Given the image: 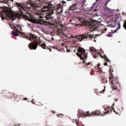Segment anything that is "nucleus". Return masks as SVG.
<instances>
[{
	"label": "nucleus",
	"instance_id": "44",
	"mask_svg": "<svg viewBox=\"0 0 126 126\" xmlns=\"http://www.w3.org/2000/svg\"><path fill=\"white\" fill-rule=\"evenodd\" d=\"M74 53H75V50H74Z\"/></svg>",
	"mask_w": 126,
	"mask_h": 126
},
{
	"label": "nucleus",
	"instance_id": "2",
	"mask_svg": "<svg viewBox=\"0 0 126 126\" xmlns=\"http://www.w3.org/2000/svg\"><path fill=\"white\" fill-rule=\"evenodd\" d=\"M57 9L60 10L61 12L63 11V7H62V4H59L57 8H55L54 4H52L51 2H47L46 5L43 7L41 8V14H42V16H40V18H43L42 21L43 23L46 22L45 20H51L53 19V17L51 16L54 13V11Z\"/></svg>",
	"mask_w": 126,
	"mask_h": 126
},
{
	"label": "nucleus",
	"instance_id": "39",
	"mask_svg": "<svg viewBox=\"0 0 126 126\" xmlns=\"http://www.w3.org/2000/svg\"><path fill=\"white\" fill-rule=\"evenodd\" d=\"M114 100H115V101H116V102H117V101H118V99H117V98H114Z\"/></svg>",
	"mask_w": 126,
	"mask_h": 126
},
{
	"label": "nucleus",
	"instance_id": "40",
	"mask_svg": "<svg viewBox=\"0 0 126 126\" xmlns=\"http://www.w3.org/2000/svg\"><path fill=\"white\" fill-rule=\"evenodd\" d=\"M76 124L77 126H78V122H76Z\"/></svg>",
	"mask_w": 126,
	"mask_h": 126
},
{
	"label": "nucleus",
	"instance_id": "25",
	"mask_svg": "<svg viewBox=\"0 0 126 126\" xmlns=\"http://www.w3.org/2000/svg\"><path fill=\"white\" fill-rule=\"evenodd\" d=\"M106 36L107 37H112L113 36V34L112 33H110L108 34H107Z\"/></svg>",
	"mask_w": 126,
	"mask_h": 126
},
{
	"label": "nucleus",
	"instance_id": "4",
	"mask_svg": "<svg viewBox=\"0 0 126 126\" xmlns=\"http://www.w3.org/2000/svg\"><path fill=\"white\" fill-rule=\"evenodd\" d=\"M109 81H111V84L112 87V89L114 90H118V92H120V89H121V85L119 84L118 82V78L116 77L114 78L113 77L110 76L109 77Z\"/></svg>",
	"mask_w": 126,
	"mask_h": 126
},
{
	"label": "nucleus",
	"instance_id": "28",
	"mask_svg": "<svg viewBox=\"0 0 126 126\" xmlns=\"http://www.w3.org/2000/svg\"><path fill=\"white\" fill-rule=\"evenodd\" d=\"M92 10H94V6H92L91 7V11H92Z\"/></svg>",
	"mask_w": 126,
	"mask_h": 126
},
{
	"label": "nucleus",
	"instance_id": "27",
	"mask_svg": "<svg viewBox=\"0 0 126 126\" xmlns=\"http://www.w3.org/2000/svg\"><path fill=\"white\" fill-rule=\"evenodd\" d=\"M107 28L103 30V31L102 32V33H105V32H106V31H107Z\"/></svg>",
	"mask_w": 126,
	"mask_h": 126
},
{
	"label": "nucleus",
	"instance_id": "17",
	"mask_svg": "<svg viewBox=\"0 0 126 126\" xmlns=\"http://www.w3.org/2000/svg\"><path fill=\"white\" fill-rule=\"evenodd\" d=\"M113 71L114 70L112 68V66H110L109 67V72L112 77H114V75H113Z\"/></svg>",
	"mask_w": 126,
	"mask_h": 126
},
{
	"label": "nucleus",
	"instance_id": "3",
	"mask_svg": "<svg viewBox=\"0 0 126 126\" xmlns=\"http://www.w3.org/2000/svg\"><path fill=\"white\" fill-rule=\"evenodd\" d=\"M104 111L103 113L99 110H95V111L90 112L87 111L86 112L84 111H81L80 112L81 116H84V117H90L91 116H105V114H111L112 113V108L111 106H107L105 108H104Z\"/></svg>",
	"mask_w": 126,
	"mask_h": 126
},
{
	"label": "nucleus",
	"instance_id": "10",
	"mask_svg": "<svg viewBox=\"0 0 126 126\" xmlns=\"http://www.w3.org/2000/svg\"><path fill=\"white\" fill-rule=\"evenodd\" d=\"M4 12H5L6 15H7V17L11 19V20H15L16 18H17V15L14 12H9L8 10H4Z\"/></svg>",
	"mask_w": 126,
	"mask_h": 126
},
{
	"label": "nucleus",
	"instance_id": "26",
	"mask_svg": "<svg viewBox=\"0 0 126 126\" xmlns=\"http://www.w3.org/2000/svg\"><path fill=\"white\" fill-rule=\"evenodd\" d=\"M62 116H63V114L60 113V114H59L57 115V117H58V118H62Z\"/></svg>",
	"mask_w": 126,
	"mask_h": 126
},
{
	"label": "nucleus",
	"instance_id": "30",
	"mask_svg": "<svg viewBox=\"0 0 126 126\" xmlns=\"http://www.w3.org/2000/svg\"><path fill=\"white\" fill-rule=\"evenodd\" d=\"M18 28H20V29H19L20 31H22V29L21 28V27H20V26H18Z\"/></svg>",
	"mask_w": 126,
	"mask_h": 126
},
{
	"label": "nucleus",
	"instance_id": "46",
	"mask_svg": "<svg viewBox=\"0 0 126 126\" xmlns=\"http://www.w3.org/2000/svg\"><path fill=\"white\" fill-rule=\"evenodd\" d=\"M82 126H84V125H83Z\"/></svg>",
	"mask_w": 126,
	"mask_h": 126
},
{
	"label": "nucleus",
	"instance_id": "6",
	"mask_svg": "<svg viewBox=\"0 0 126 126\" xmlns=\"http://www.w3.org/2000/svg\"><path fill=\"white\" fill-rule=\"evenodd\" d=\"M89 28L90 29H93L94 31H98V32H103L102 30V27H101V24H99V23L96 22H92L91 23L89 26Z\"/></svg>",
	"mask_w": 126,
	"mask_h": 126
},
{
	"label": "nucleus",
	"instance_id": "33",
	"mask_svg": "<svg viewBox=\"0 0 126 126\" xmlns=\"http://www.w3.org/2000/svg\"><path fill=\"white\" fill-rule=\"evenodd\" d=\"M97 66V68H99V67H100V63H98Z\"/></svg>",
	"mask_w": 126,
	"mask_h": 126
},
{
	"label": "nucleus",
	"instance_id": "1",
	"mask_svg": "<svg viewBox=\"0 0 126 126\" xmlns=\"http://www.w3.org/2000/svg\"><path fill=\"white\" fill-rule=\"evenodd\" d=\"M22 38H25V39H27V40H29L30 41H33L34 42H32L31 43L29 44V48L30 50H36L37 47L38 46H40L42 49H44L46 50L47 49V45H46V43H42L41 40H40V37L38 36L35 35L34 34L29 33V35H26L25 33L23 32L19 31V30L15 28V30L12 32V35L14 36L15 37H18L19 34Z\"/></svg>",
	"mask_w": 126,
	"mask_h": 126
},
{
	"label": "nucleus",
	"instance_id": "34",
	"mask_svg": "<svg viewBox=\"0 0 126 126\" xmlns=\"http://www.w3.org/2000/svg\"><path fill=\"white\" fill-rule=\"evenodd\" d=\"M47 50H49L50 52H52V49L50 48H48Z\"/></svg>",
	"mask_w": 126,
	"mask_h": 126
},
{
	"label": "nucleus",
	"instance_id": "11",
	"mask_svg": "<svg viewBox=\"0 0 126 126\" xmlns=\"http://www.w3.org/2000/svg\"><path fill=\"white\" fill-rule=\"evenodd\" d=\"M92 38H93V36L92 34H86L85 35L77 37V39L79 42H81L84 39H92Z\"/></svg>",
	"mask_w": 126,
	"mask_h": 126
},
{
	"label": "nucleus",
	"instance_id": "16",
	"mask_svg": "<svg viewBox=\"0 0 126 126\" xmlns=\"http://www.w3.org/2000/svg\"><path fill=\"white\" fill-rule=\"evenodd\" d=\"M36 5H41V3H42V1L41 0H35V1H33Z\"/></svg>",
	"mask_w": 126,
	"mask_h": 126
},
{
	"label": "nucleus",
	"instance_id": "35",
	"mask_svg": "<svg viewBox=\"0 0 126 126\" xmlns=\"http://www.w3.org/2000/svg\"><path fill=\"white\" fill-rule=\"evenodd\" d=\"M104 65H108V63L107 62L105 63Z\"/></svg>",
	"mask_w": 126,
	"mask_h": 126
},
{
	"label": "nucleus",
	"instance_id": "12",
	"mask_svg": "<svg viewBox=\"0 0 126 126\" xmlns=\"http://www.w3.org/2000/svg\"><path fill=\"white\" fill-rule=\"evenodd\" d=\"M16 5L18 6L19 11L20 12H21L22 14V13H24V12L23 11H26V9H25V7L22 6V4H21L20 3H16Z\"/></svg>",
	"mask_w": 126,
	"mask_h": 126
},
{
	"label": "nucleus",
	"instance_id": "14",
	"mask_svg": "<svg viewBox=\"0 0 126 126\" xmlns=\"http://www.w3.org/2000/svg\"><path fill=\"white\" fill-rule=\"evenodd\" d=\"M77 9V3L73 4L69 8L70 10H75Z\"/></svg>",
	"mask_w": 126,
	"mask_h": 126
},
{
	"label": "nucleus",
	"instance_id": "22",
	"mask_svg": "<svg viewBox=\"0 0 126 126\" xmlns=\"http://www.w3.org/2000/svg\"><path fill=\"white\" fill-rule=\"evenodd\" d=\"M0 2H1L2 3H5V4H7V3H8V0H3L1 1H0Z\"/></svg>",
	"mask_w": 126,
	"mask_h": 126
},
{
	"label": "nucleus",
	"instance_id": "47",
	"mask_svg": "<svg viewBox=\"0 0 126 126\" xmlns=\"http://www.w3.org/2000/svg\"><path fill=\"white\" fill-rule=\"evenodd\" d=\"M14 126H16V125H14Z\"/></svg>",
	"mask_w": 126,
	"mask_h": 126
},
{
	"label": "nucleus",
	"instance_id": "19",
	"mask_svg": "<svg viewBox=\"0 0 126 126\" xmlns=\"http://www.w3.org/2000/svg\"><path fill=\"white\" fill-rule=\"evenodd\" d=\"M108 82V80H107L106 78H103L101 80V83H106Z\"/></svg>",
	"mask_w": 126,
	"mask_h": 126
},
{
	"label": "nucleus",
	"instance_id": "37",
	"mask_svg": "<svg viewBox=\"0 0 126 126\" xmlns=\"http://www.w3.org/2000/svg\"><path fill=\"white\" fill-rule=\"evenodd\" d=\"M67 50V52H68V53H69V52H70V50H69V49H67V48H66Z\"/></svg>",
	"mask_w": 126,
	"mask_h": 126
},
{
	"label": "nucleus",
	"instance_id": "8",
	"mask_svg": "<svg viewBox=\"0 0 126 126\" xmlns=\"http://www.w3.org/2000/svg\"><path fill=\"white\" fill-rule=\"evenodd\" d=\"M78 53H76L78 57H79L81 60H84V59H87V55L85 54V50L84 49L81 48V47H78V49L77 50ZM82 56H83L84 58L82 57Z\"/></svg>",
	"mask_w": 126,
	"mask_h": 126
},
{
	"label": "nucleus",
	"instance_id": "15",
	"mask_svg": "<svg viewBox=\"0 0 126 126\" xmlns=\"http://www.w3.org/2000/svg\"><path fill=\"white\" fill-rule=\"evenodd\" d=\"M13 98L16 102H18V101H19V96L17 95V94H14V97Z\"/></svg>",
	"mask_w": 126,
	"mask_h": 126
},
{
	"label": "nucleus",
	"instance_id": "24",
	"mask_svg": "<svg viewBox=\"0 0 126 126\" xmlns=\"http://www.w3.org/2000/svg\"><path fill=\"white\" fill-rule=\"evenodd\" d=\"M104 87V89L102 90L101 92H100L99 93H100V94L104 93V92H105V91H106V89Z\"/></svg>",
	"mask_w": 126,
	"mask_h": 126
},
{
	"label": "nucleus",
	"instance_id": "20",
	"mask_svg": "<svg viewBox=\"0 0 126 126\" xmlns=\"http://www.w3.org/2000/svg\"><path fill=\"white\" fill-rule=\"evenodd\" d=\"M77 9H80V8L82 7V3H77Z\"/></svg>",
	"mask_w": 126,
	"mask_h": 126
},
{
	"label": "nucleus",
	"instance_id": "36",
	"mask_svg": "<svg viewBox=\"0 0 126 126\" xmlns=\"http://www.w3.org/2000/svg\"><path fill=\"white\" fill-rule=\"evenodd\" d=\"M23 99L24 100H26V101H27V100H28V99H27V98L25 97V98H24Z\"/></svg>",
	"mask_w": 126,
	"mask_h": 126
},
{
	"label": "nucleus",
	"instance_id": "38",
	"mask_svg": "<svg viewBox=\"0 0 126 126\" xmlns=\"http://www.w3.org/2000/svg\"><path fill=\"white\" fill-rule=\"evenodd\" d=\"M47 24H51V22H47Z\"/></svg>",
	"mask_w": 126,
	"mask_h": 126
},
{
	"label": "nucleus",
	"instance_id": "42",
	"mask_svg": "<svg viewBox=\"0 0 126 126\" xmlns=\"http://www.w3.org/2000/svg\"><path fill=\"white\" fill-rule=\"evenodd\" d=\"M94 11H95V12L97 11V9H95V10H94Z\"/></svg>",
	"mask_w": 126,
	"mask_h": 126
},
{
	"label": "nucleus",
	"instance_id": "21",
	"mask_svg": "<svg viewBox=\"0 0 126 126\" xmlns=\"http://www.w3.org/2000/svg\"><path fill=\"white\" fill-rule=\"evenodd\" d=\"M24 18L25 19H27L29 21H30V20H31L30 17H29L28 16H27L26 15H24Z\"/></svg>",
	"mask_w": 126,
	"mask_h": 126
},
{
	"label": "nucleus",
	"instance_id": "43",
	"mask_svg": "<svg viewBox=\"0 0 126 126\" xmlns=\"http://www.w3.org/2000/svg\"><path fill=\"white\" fill-rule=\"evenodd\" d=\"M52 40H54V37H52Z\"/></svg>",
	"mask_w": 126,
	"mask_h": 126
},
{
	"label": "nucleus",
	"instance_id": "41",
	"mask_svg": "<svg viewBox=\"0 0 126 126\" xmlns=\"http://www.w3.org/2000/svg\"><path fill=\"white\" fill-rule=\"evenodd\" d=\"M2 20H3V19H4V17H2Z\"/></svg>",
	"mask_w": 126,
	"mask_h": 126
},
{
	"label": "nucleus",
	"instance_id": "7",
	"mask_svg": "<svg viewBox=\"0 0 126 126\" xmlns=\"http://www.w3.org/2000/svg\"><path fill=\"white\" fill-rule=\"evenodd\" d=\"M107 26L113 28L117 27V29L114 32H113V30L111 31L112 33H116V32L121 28V23L117 22V19H115V22H111L107 25Z\"/></svg>",
	"mask_w": 126,
	"mask_h": 126
},
{
	"label": "nucleus",
	"instance_id": "5",
	"mask_svg": "<svg viewBox=\"0 0 126 126\" xmlns=\"http://www.w3.org/2000/svg\"><path fill=\"white\" fill-rule=\"evenodd\" d=\"M90 51L91 52V53H94V54H93V56H94V59H97V58L100 57H101V59H104L106 61V62H110L108 57L106 55H102L100 53L98 52V51L96 50H95V48L93 47H90Z\"/></svg>",
	"mask_w": 126,
	"mask_h": 126
},
{
	"label": "nucleus",
	"instance_id": "13",
	"mask_svg": "<svg viewBox=\"0 0 126 126\" xmlns=\"http://www.w3.org/2000/svg\"><path fill=\"white\" fill-rule=\"evenodd\" d=\"M6 96L8 99H12V98H14V94L13 93L8 92L6 93Z\"/></svg>",
	"mask_w": 126,
	"mask_h": 126
},
{
	"label": "nucleus",
	"instance_id": "32",
	"mask_svg": "<svg viewBox=\"0 0 126 126\" xmlns=\"http://www.w3.org/2000/svg\"><path fill=\"white\" fill-rule=\"evenodd\" d=\"M62 3L63 4H64V3H66V2H65L64 1H62Z\"/></svg>",
	"mask_w": 126,
	"mask_h": 126
},
{
	"label": "nucleus",
	"instance_id": "9",
	"mask_svg": "<svg viewBox=\"0 0 126 126\" xmlns=\"http://www.w3.org/2000/svg\"><path fill=\"white\" fill-rule=\"evenodd\" d=\"M25 8H28V9H30L31 7H33V9H37L38 7H41V5H36L35 3L33 1H30V2L27 3Z\"/></svg>",
	"mask_w": 126,
	"mask_h": 126
},
{
	"label": "nucleus",
	"instance_id": "31",
	"mask_svg": "<svg viewBox=\"0 0 126 126\" xmlns=\"http://www.w3.org/2000/svg\"><path fill=\"white\" fill-rule=\"evenodd\" d=\"M89 64L92 65V63H91L90 62H89L88 63H87V65H89Z\"/></svg>",
	"mask_w": 126,
	"mask_h": 126
},
{
	"label": "nucleus",
	"instance_id": "45",
	"mask_svg": "<svg viewBox=\"0 0 126 126\" xmlns=\"http://www.w3.org/2000/svg\"><path fill=\"white\" fill-rule=\"evenodd\" d=\"M18 126H20V124H19Z\"/></svg>",
	"mask_w": 126,
	"mask_h": 126
},
{
	"label": "nucleus",
	"instance_id": "18",
	"mask_svg": "<svg viewBox=\"0 0 126 126\" xmlns=\"http://www.w3.org/2000/svg\"><path fill=\"white\" fill-rule=\"evenodd\" d=\"M111 0H108L107 2L105 3V9H107V10L108 11H110L111 9L109 8H108V7H107V4H108V2H109Z\"/></svg>",
	"mask_w": 126,
	"mask_h": 126
},
{
	"label": "nucleus",
	"instance_id": "29",
	"mask_svg": "<svg viewBox=\"0 0 126 126\" xmlns=\"http://www.w3.org/2000/svg\"><path fill=\"white\" fill-rule=\"evenodd\" d=\"M113 110H114V113H115V114H117V115L119 114V112L118 111H116L115 110V109H113Z\"/></svg>",
	"mask_w": 126,
	"mask_h": 126
},
{
	"label": "nucleus",
	"instance_id": "23",
	"mask_svg": "<svg viewBox=\"0 0 126 126\" xmlns=\"http://www.w3.org/2000/svg\"><path fill=\"white\" fill-rule=\"evenodd\" d=\"M123 27L125 29V30H126V20H125L124 21V25H123Z\"/></svg>",
	"mask_w": 126,
	"mask_h": 126
}]
</instances>
